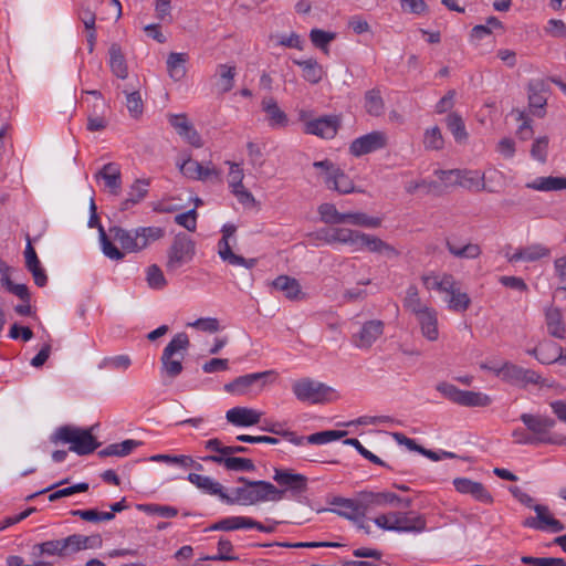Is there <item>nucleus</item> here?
Wrapping results in <instances>:
<instances>
[{
    "instance_id": "obj_1",
    "label": "nucleus",
    "mask_w": 566,
    "mask_h": 566,
    "mask_svg": "<svg viewBox=\"0 0 566 566\" xmlns=\"http://www.w3.org/2000/svg\"><path fill=\"white\" fill-rule=\"evenodd\" d=\"M242 486L232 489L231 495L228 494L227 504L253 505L265 501H280L284 497L285 491L279 490L268 481H250L244 476L238 479Z\"/></svg>"
},
{
    "instance_id": "obj_2",
    "label": "nucleus",
    "mask_w": 566,
    "mask_h": 566,
    "mask_svg": "<svg viewBox=\"0 0 566 566\" xmlns=\"http://www.w3.org/2000/svg\"><path fill=\"white\" fill-rule=\"evenodd\" d=\"M109 233L125 253H138L147 249L154 242L161 240L166 235L163 227H137L135 229H124L118 226L109 228Z\"/></svg>"
},
{
    "instance_id": "obj_3",
    "label": "nucleus",
    "mask_w": 566,
    "mask_h": 566,
    "mask_svg": "<svg viewBox=\"0 0 566 566\" xmlns=\"http://www.w3.org/2000/svg\"><path fill=\"white\" fill-rule=\"evenodd\" d=\"M94 543H102L99 535L85 536L81 534H73L65 538L46 541L33 545L32 556L35 558L41 556L66 557L82 549L92 547Z\"/></svg>"
},
{
    "instance_id": "obj_4",
    "label": "nucleus",
    "mask_w": 566,
    "mask_h": 566,
    "mask_svg": "<svg viewBox=\"0 0 566 566\" xmlns=\"http://www.w3.org/2000/svg\"><path fill=\"white\" fill-rule=\"evenodd\" d=\"M338 242L349 244L356 250L366 248L368 251L385 255L388 259H396L400 252L391 244L385 242L380 238L347 228H336Z\"/></svg>"
},
{
    "instance_id": "obj_5",
    "label": "nucleus",
    "mask_w": 566,
    "mask_h": 566,
    "mask_svg": "<svg viewBox=\"0 0 566 566\" xmlns=\"http://www.w3.org/2000/svg\"><path fill=\"white\" fill-rule=\"evenodd\" d=\"M53 443H70V451L78 455L93 453L99 446L90 429L62 426L51 436Z\"/></svg>"
},
{
    "instance_id": "obj_6",
    "label": "nucleus",
    "mask_w": 566,
    "mask_h": 566,
    "mask_svg": "<svg viewBox=\"0 0 566 566\" xmlns=\"http://www.w3.org/2000/svg\"><path fill=\"white\" fill-rule=\"evenodd\" d=\"M520 419L536 444L566 446V436L551 433V429L556 424L555 419L538 413H522Z\"/></svg>"
},
{
    "instance_id": "obj_7",
    "label": "nucleus",
    "mask_w": 566,
    "mask_h": 566,
    "mask_svg": "<svg viewBox=\"0 0 566 566\" xmlns=\"http://www.w3.org/2000/svg\"><path fill=\"white\" fill-rule=\"evenodd\" d=\"M189 346V337L184 332L176 334L167 344L160 358L161 370L167 377L174 379L182 373V359Z\"/></svg>"
},
{
    "instance_id": "obj_8",
    "label": "nucleus",
    "mask_w": 566,
    "mask_h": 566,
    "mask_svg": "<svg viewBox=\"0 0 566 566\" xmlns=\"http://www.w3.org/2000/svg\"><path fill=\"white\" fill-rule=\"evenodd\" d=\"M166 271L176 273L181 266L191 262L196 255V242L186 232H178L167 249Z\"/></svg>"
},
{
    "instance_id": "obj_9",
    "label": "nucleus",
    "mask_w": 566,
    "mask_h": 566,
    "mask_svg": "<svg viewBox=\"0 0 566 566\" xmlns=\"http://www.w3.org/2000/svg\"><path fill=\"white\" fill-rule=\"evenodd\" d=\"M437 390L450 401L464 407H488L492 402L491 397L483 392L461 390L449 382L438 384Z\"/></svg>"
},
{
    "instance_id": "obj_10",
    "label": "nucleus",
    "mask_w": 566,
    "mask_h": 566,
    "mask_svg": "<svg viewBox=\"0 0 566 566\" xmlns=\"http://www.w3.org/2000/svg\"><path fill=\"white\" fill-rule=\"evenodd\" d=\"M293 394L301 401L311 403H322L328 400V395L333 391L326 385L303 378L295 381L292 386Z\"/></svg>"
},
{
    "instance_id": "obj_11",
    "label": "nucleus",
    "mask_w": 566,
    "mask_h": 566,
    "mask_svg": "<svg viewBox=\"0 0 566 566\" xmlns=\"http://www.w3.org/2000/svg\"><path fill=\"white\" fill-rule=\"evenodd\" d=\"M496 376H500L504 381L525 387L528 384H541L542 377L535 370L523 368L510 361H505L496 370Z\"/></svg>"
},
{
    "instance_id": "obj_12",
    "label": "nucleus",
    "mask_w": 566,
    "mask_h": 566,
    "mask_svg": "<svg viewBox=\"0 0 566 566\" xmlns=\"http://www.w3.org/2000/svg\"><path fill=\"white\" fill-rule=\"evenodd\" d=\"M276 377L274 370L253 373L237 377L229 384L224 385V390L231 394L244 395L253 386L263 388L269 381H273Z\"/></svg>"
},
{
    "instance_id": "obj_13",
    "label": "nucleus",
    "mask_w": 566,
    "mask_h": 566,
    "mask_svg": "<svg viewBox=\"0 0 566 566\" xmlns=\"http://www.w3.org/2000/svg\"><path fill=\"white\" fill-rule=\"evenodd\" d=\"M237 231V227L234 224H224L222 228V238L218 243V253L220 258L228 262L231 265L244 266L247 269H252L255 266L258 260L256 259H245L241 255L235 254L229 243V238L232 237Z\"/></svg>"
},
{
    "instance_id": "obj_14",
    "label": "nucleus",
    "mask_w": 566,
    "mask_h": 566,
    "mask_svg": "<svg viewBox=\"0 0 566 566\" xmlns=\"http://www.w3.org/2000/svg\"><path fill=\"white\" fill-rule=\"evenodd\" d=\"M536 516H528L523 521L524 527H530L536 531H551L558 533L565 530V525L555 518L546 505L536 504L533 506Z\"/></svg>"
},
{
    "instance_id": "obj_15",
    "label": "nucleus",
    "mask_w": 566,
    "mask_h": 566,
    "mask_svg": "<svg viewBox=\"0 0 566 566\" xmlns=\"http://www.w3.org/2000/svg\"><path fill=\"white\" fill-rule=\"evenodd\" d=\"M387 144L388 137L386 133L374 130L354 139L349 145V153L355 157H360L382 149Z\"/></svg>"
},
{
    "instance_id": "obj_16",
    "label": "nucleus",
    "mask_w": 566,
    "mask_h": 566,
    "mask_svg": "<svg viewBox=\"0 0 566 566\" xmlns=\"http://www.w3.org/2000/svg\"><path fill=\"white\" fill-rule=\"evenodd\" d=\"M331 504L336 507L328 509L327 511L353 522H358L359 517H364L366 515L365 504L360 497L358 500L335 497Z\"/></svg>"
},
{
    "instance_id": "obj_17",
    "label": "nucleus",
    "mask_w": 566,
    "mask_h": 566,
    "mask_svg": "<svg viewBox=\"0 0 566 566\" xmlns=\"http://www.w3.org/2000/svg\"><path fill=\"white\" fill-rule=\"evenodd\" d=\"M384 323L379 319L367 321L358 333L353 335V344L360 349H368L382 335Z\"/></svg>"
},
{
    "instance_id": "obj_18",
    "label": "nucleus",
    "mask_w": 566,
    "mask_h": 566,
    "mask_svg": "<svg viewBox=\"0 0 566 566\" xmlns=\"http://www.w3.org/2000/svg\"><path fill=\"white\" fill-rule=\"evenodd\" d=\"M563 352V347L555 342L544 340L527 353L534 356L541 364L549 365L560 363L565 365L566 355H564Z\"/></svg>"
},
{
    "instance_id": "obj_19",
    "label": "nucleus",
    "mask_w": 566,
    "mask_h": 566,
    "mask_svg": "<svg viewBox=\"0 0 566 566\" xmlns=\"http://www.w3.org/2000/svg\"><path fill=\"white\" fill-rule=\"evenodd\" d=\"M453 485L459 493L470 494L482 503L492 504L494 501L492 494L481 482H475L467 478H457L453 480Z\"/></svg>"
},
{
    "instance_id": "obj_20",
    "label": "nucleus",
    "mask_w": 566,
    "mask_h": 566,
    "mask_svg": "<svg viewBox=\"0 0 566 566\" xmlns=\"http://www.w3.org/2000/svg\"><path fill=\"white\" fill-rule=\"evenodd\" d=\"M262 413L248 407H234L227 411L226 419L237 427H251L258 424Z\"/></svg>"
},
{
    "instance_id": "obj_21",
    "label": "nucleus",
    "mask_w": 566,
    "mask_h": 566,
    "mask_svg": "<svg viewBox=\"0 0 566 566\" xmlns=\"http://www.w3.org/2000/svg\"><path fill=\"white\" fill-rule=\"evenodd\" d=\"M273 480L281 486L302 493L307 489V478L290 470L275 469Z\"/></svg>"
},
{
    "instance_id": "obj_22",
    "label": "nucleus",
    "mask_w": 566,
    "mask_h": 566,
    "mask_svg": "<svg viewBox=\"0 0 566 566\" xmlns=\"http://www.w3.org/2000/svg\"><path fill=\"white\" fill-rule=\"evenodd\" d=\"M202 460L223 465L229 471L252 472L255 470L253 461L248 458L207 455Z\"/></svg>"
},
{
    "instance_id": "obj_23",
    "label": "nucleus",
    "mask_w": 566,
    "mask_h": 566,
    "mask_svg": "<svg viewBox=\"0 0 566 566\" xmlns=\"http://www.w3.org/2000/svg\"><path fill=\"white\" fill-rule=\"evenodd\" d=\"M395 524L399 533H420L426 530V520L422 515L413 512H396Z\"/></svg>"
},
{
    "instance_id": "obj_24",
    "label": "nucleus",
    "mask_w": 566,
    "mask_h": 566,
    "mask_svg": "<svg viewBox=\"0 0 566 566\" xmlns=\"http://www.w3.org/2000/svg\"><path fill=\"white\" fill-rule=\"evenodd\" d=\"M90 228H97L99 234V241L103 253L111 260H123L124 252H122L107 237L103 226L99 222L97 213H92L88 220Z\"/></svg>"
},
{
    "instance_id": "obj_25",
    "label": "nucleus",
    "mask_w": 566,
    "mask_h": 566,
    "mask_svg": "<svg viewBox=\"0 0 566 566\" xmlns=\"http://www.w3.org/2000/svg\"><path fill=\"white\" fill-rule=\"evenodd\" d=\"M545 325L549 336L557 339L566 337V325L558 307L551 306L545 310Z\"/></svg>"
},
{
    "instance_id": "obj_26",
    "label": "nucleus",
    "mask_w": 566,
    "mask_h": 566,
    "mask_svg": "<svg viewBox=\"0 0 566 566\" xmlns=\"http://www.w3.org/2000/svg\"><path fill=\"white\" fill-rule=\"evenodd\" d=\"M305 133L323 138H332L337 133V120L334 117H321L305 125Z\"/></svg>"
},
{
    "instance_id": "obj_27",
    "label": "nucleus",
    "mask_w": 566,
    "mask_h": 566,
    "mask_svg": "<svg viewBox=\"0 0 566 566\" xmlns=\"http://www.w3.org/2000/svg\"><path fill=\"white\" fill-rule=\"evenodd\" d=\"M187 480L198 489L210 495H217L227 503L228 493L224 492L223 486L219 482L213 481L209 476L200 475L197 473H189Z\"/></svg>"
},
{
    "instance_id": "obj_28",
    "label": "nucleus",
    "mask_w": 566,
    "mask_h": 566,
    "mask_svg": "<svg viewBox=\"0 0 566 566\" xmlns=\"http://www.w3.org/2000/svg\"><path fill=\"white\" fill-rule=\"evenodd\" d=\"M551 249L541 244L535 243L527 245L525 248L518 249L513 253L510 258V262H518V261H526V262H534L539 259L549 256Z\"/></svg>"
},
{
    "instance_id": "obj_29",
    "label": "nucleus",
    "mask_w": 566,
    "mask_h": 566,
    "mask_svg": "<svg viewBox=\"0 0 566 566\" xmlns=\"http://www.w3.org/2000/svg\"><path fill=\"white\" fill-rule=\"evenodd\" d=\"M274 289L282 291L286 298L291 301H300L305 297L301 290L298 281L287 275H280L273 282Z\"/></svg>"
},
{
    "instance_id": "obj_30",
    "label": "nucleus",
    "mask_w": 566,
    "mask_h": 566,
    "mask_svg": "<svg viewBox=\"0 0 566 566\" xmlns=\"http://www.w3.org/2000/svg\"><path fill=\"white\" fill-rule=\"evenodd\" d=\"M262 109L265 112L269 125L272 128H281L287 125V115L279 107L273 97L263 98Z\"/></svg>"
},
{
    "instance_id": "obj_31",
    "label": "nucleus",
    "mask_w": 566,
    "mask_h": 566,
    "mask_svg": "<svg viewBox=\"0 0 566 566\" xmlns=\"http://www.w3.org/2000/svg\"><path fill=\"white\" fill-rule=\"evenodd\" d=\"M416 317L423 337L430 342L437 340L439 337L437 311L431 307Z\"/></svg>"
},
{
    "instance_id": "obj_32",
    "label": "nucleus",
    "mask_w": 566,
    "mask_h": 566,
    "mask_svg": "<svg viewBox=\"0 0 566 566\" xmlns=\"http://www.w3.org/2000/svg\"><path fill=\"white\" fill-rule=\"evenodd\" d=\"M97 179H103L105 186L113 195H118L122 186L120 170L115 163H108L102 167L95 175Z\"/></svg>"
},
{
    "instance_id": "obj_33",
    "label": "nucleus",
    "mask_w": 566,
    "mask_h": 566,
    "mask_svg": "<svg viewBox=\"0 0 566 566\" xmlns=\"http://www.w3.org/2000/svg\"><path fill=\"white\" fill-rule=\"evenodd\" d=\"M148 179H136L129 188L127 198L124 201H122L120 210H128L130 207L143 201L148 195Z\"/></svg>"
},
{
    "instance_id": "obj_34",
    "label": "nucleus",
    "mask_w": 566,
    "mask_h": 566,
    "mask_svg": "<svg viewBox=\"0 0 566 566\" xmlns=\"http://www.w3.org/2000/svg\"><path fill=\"white\" fill-rule=\"evenodd\" d=\"M108 54L112 73L118 78H126L128 76V67L120 45L118 43H112L108 49Z\"/></svg>"
},
{
    "instance_id": "obj_35",
    "label": "nucleus",
    "mask_w": 566,
    "mask_h": 566,
    "mask_svg": "<svg viewBox=\"0 0 566 566\" xmlns=\"http://www.w3.org/2000/svg\"><path fill=\"white\" fill-rule=\"evenodd\" d=\"M446 247L453 256L460 259H476L482 252L479 244L467 243L461 245L454 237L446 239Z\"/></svg>"
},
{
    "instance_id": "obj_36",
    "label": "nucleus",
    "mask_w": 566,
    "mask_h": 566,
    "mask_svg": "<svg viewBox=\"0 0 566 566\" xmlns=\"http://www.w3.org/2000/svg\"><path fill=\"white\" fill-rule=\"evenodd\" d=\"M188 60L189 55L187 53H169L166 62L167 72L174 81L178 82L186 76V63L188 62Z\"/></svg>"
},
{
    "instance_id": "obj_37",
    "label": "nucleus",
    "mask_w": 566,
    "mask_h": 566,
    "mask_svg": "<svg viewBox=\"0 0 566 566\" xmlns=\"http://www.w3.org/2000/svg\"><path fill=\"white\" fill-rule=\"evenodd\" d=\"M293 63L302 69V76L311 84H317L322 81L324 70L315 59L293 60Z\"/></svg>"
},
{
    "instance_id": "obj_38",
    "label": "nucleus",
    "mask_w": 566,
    "mask_h": 566,
    "mask_svg": "<svg viewBox=\"0 0 566 566\" xmlns=\"http://www.w3.org/2000/svg\"><path fill=\"white\" fill-rule=\"evenodd\" d=\"M526 188L537 191H559L566 189V177H538L526 184Z\"/></svg>"
},
{
    "instance_id": "obj_39",
    "label": "nucleus",
    "mask_w": 566,
    "mask_h": 566,
    "mask_svg": "<svg viewBox=\"0 0 566 566\" xmlns=\"http://www.w3.org/2000/svg\"><path fill=\"white\" fill-rule=\"evenodd\" d=\"M327 188L339 193H349L355 191L353 180L340 169L336 168L331 176L325 177Z\"/></svg>"
},
{
    "instance_id": "obj_40",
    "label": "nucleus",
    "mask_w": 566,
    "mask_h": 566,
    "mask_svg": "<svg viewBox=\"0 0 566 566\" xmlns=\"http://www.w3.org/2000/svg\"><path fill=\"white\" fill-rule=\"evenodd\" d=\"M403 307L411 312L415 316L422 314L423 312L431 308L430 306L422 303L419 291L416 285H409L406 291V296L403 298Z\"/></svg>"
},
{
    "instance_id": "obj_41",
    "label": "nucleus",
    "mask_w": 566,
    "mask_h": 566,
    "mask_svg": "<svg viewBox=\"0 0 566 566\" xmlns=\"http://www.w3.org/2000/svg\"><path fill=\"white\" fill-rule=\"evenodd\" d=\"M250 517L248 516H229L222 518L211 526H209L206 531H224L231 532L242 528H249Z\"/></svg>"
},
{
    "instance_id": "obj_42",
    "label": "nucleus",
    "mask_w": 566,
    "mask_h": 566,
    "mask_svg": "<svg viewBox=\"0 0 566 566\" xmlns=\"http://www.w3.org/2000/svg\"><path fill=\"white\" fill-rule=\"evenodd\" d=\"M360 499L364 501L365 509L367 510L368 506H381L386 504H394L396 499H398V495L391 492H360L359 493Z\"/></svg>"
},
{
    "instance_id": "obj_43",
    "label": "nucleus",
    "mask_w": 566,
    "mask_h": 566,
    "mask_svg": "<svg viewBox=\"0 0 566 566\" xmlns=\"http://www.w3.org/2000/svg\"><path fill=\"white\" fill-rule=\"evenodd\" d=\"M365 109L371 116H380L385 111V103L378 88L365 93Z\"/></svg>"
},
{
    "instance_id": "obj_44",
    "label": "nucleus",
    "mask_w": 566,
    "mask_h": 566,
    "mask_svg": "<svg viewBox=\"0 0 566 566\" xmlns=\"http://www.w3.org/2000/svg\"><path fill=\"white\" fill-rule=\"evenodd\" d=\"M344 223L374 229L380 227L381 219L377 217H370L364 212H347L344 213Z\"/></svg>"
},
{
    "instance_id": "obj_45",
    "label": "nucleus",
    "mask_w": 566,
    "mask_h": 566,
    "mask_svg": "<svg viewBox=\"0 0 566 566\" xmlns=\"http://www.w3.org/2000/svg\"><path fill=\"white\" fill-rule=\"evenodd\" d=\"M446 122L448 129L451 132L458 143H463L468 139L464 122L459 114H449L446 118Z\"/></svg>"
},
{
    "instance_id": "obj_46",
    "label": "nucleus",
    "mask_w": 566,
    "mask_h": 566,
    "mask_svg": "<svg viewBox=\"0 0 566 566\" xmlns=\"http://www.w3.org/2000/svg\"><path fill=\"white\" fill-rule=\"evenodd\" d=\"M423 146L427 150H440L444 146V139L438 126L428 128L423 135Z\"/></svg>"
},
{
    "instance_id": "obj_47",
    "label": "nucleus",
    "mask_w": 566,
    "mask_h": 566,
    "mask_svg": "<svg viewBox=\"0 0 566 566\" xmlns=\"http://www.w3.org/2000/svg\"><path fill=\"white\" fill-rule=\"evenodd\" d=\"M321 220L327 224L344 223V213L339 212L333 203H323L318 207Z\"/></svg>"
},
{
    "instance_id": "obj_48",
    "label": "nucleus",
    "mask_w": 566,
    "mask_h": 566,
    "mask_svg": "<svg viewBox=\"0 0 566 566\" xmlns=\"http://www.w3.org/2000/svg\"><path fill=\"white\" fill-rule=\"evenodd\" d=\"M448 300V307L453 312H465L471 305V298L464 292H461L458 287L454 292H451Z\"/></svg>"
},
{
    "instance_id": "obj_49",
    "label": "nucleus",
    "mask_w": 566,
    "mask_h": 566,
    "mask_svg": "<svg viewBox=\"0 0 566 566\" xmlns=\"http://www.w3.org/2000/svg\"><path fill=\"white\" fill-rule=\"evenodd\" d=\"M217 73L220 77L221 92L228 93L234 86L235 67L227 64H219Z\"/></svg>"
},
{
    "instance_id": "obj_50",
    "label": "nucleus",
    "mask_w": 566,
    "mask_h": 566,
    "mask_svg": "<svg viewBox=\"0 0 566 566\" xmlns=\"http://www.w3.org/2000/svg\"><path fill=\"white\" fill-rule=\"evenodd\" d=\"M137 509L149 515H158L166 518L175 517L178 514V510L169 505L138 504Z\"/></svg>"
},
{
    "instance_id": "obj_51",
    "label": "nucleus",
    "mask_w": 566,
    "mask_h": 566,
    "mask_svg": "<svg viewBox=\"0 0 566 566\" xmlns=\"http://www.w3.org/2000/svg\"><path fill=\"white\" fill-rule=\"evenodd\" d=\"M347 434V431L326 430L319 431L306 437V441L312 444H325L338 440Z\"/></svg>"
},
{
    "instance_id": "obj_52",
    "label": "nucleus",
    "mask_w": 566,
    "mask_h": 566,
    "mask_svg": "<svg viewBox=\"0 0 566 566\" xmlns=\"http://www.w3.org/2000/svg\"><path fill=\"white\" fill-rule=\"evenodd\" d=\"M345 444L354 447L360 455H363L365 459L369 460L371 463L381 465L385 468H388L390 470H394L395 468L392 465H389L385 461H382L379 457L367 450L357 439L349 438L344 440Z\"/></svg>"
},
{
    "instance_id": "obj_53",
    "label": "nucleus",
    "mask_w": 566,
    "mask_h": 566,
    "mask_svg": "<svg viewBox=\"0 0 566 566\" xmlns=\"http://www.w3.org/2000/svg\"><path fill=\"white\" fill-rule=\"evenodd\" d=\"M336 38L333 32H327L321 29H313L310 32V39L314 46L326 51L328 44Z\"/></svg>"
},
{
    "instance_id": "obj_54",
    "label": "nucleus",
    "mask_w": 566,
    "mask_h": 566,
    "mask_svg": "<svg viewBox=\"0 0 566 566\" xmlns=\"http://www.w3.org/2000/svg\"><path fill=\"white\" fill-rule=\"evenodd\" d=\"M126 94V107L133 117H138L143 113V101L139 92L133 91L128 92L124 90Z\"/></svg>"
},
{
    "instance_id": "obj_55",
    "label": "nucleus",
    "mask_w": 566,
    "mask_h": 566,
    "mask_svg": "<svg viewBox=\"0 0 566 566\" xmlns=\"http://www.w3.org/2000/svg\"><path fill=\"white\" fill-rule=\"evenodd\" d=\"M147 282L151 289L160 290L167 285L161 269L157 264H151L147 269Z\"/></svg>"
},
{
    "instance_id": "obj_56",
    "label": "nucleus",
    "mask_w": 566,
    "mask_h": 566,
    "mask_svg": "<svg viewBox=\"0 0 566 566\" xmlns=\"http://www.w3.org/2000/svg\"><path fill=\"white\" fill-rule=\"evenodd\" d=\"M521 562L528 566H566L563 558L523 556Z\"/></svg>"
},
{
    "instance_id": "obj_57",
    "label": "nucleus",
    "mask_w": 566,
    "mask_h": 566,
    "mask_svg": "<svg viewBox=\"0 0 566 566\" xmlns=\"http://www.w3.org/2000/svg\"><path fill=\"white\" fill-rule=\"evenodd\" d=\"M547 149H548V137L542 136L534 140L531 148V156L539 161L545 163L547 159Z\"/></svg>"
},
{
    "instance_id": "obj_58",
    "label": "nucleus",
    "mask_w": 566,
    "mask_h": 566,
    "mask_svg": "<svg viewBox=\"0 0 566 566\" xmlns=\"http://www.w3.org/2000/svg\"><path fill=\"white\" fill-rule=\"evenodd\" d=\"M132 365V360L127 355H118L114 357H106L102 360L101 368L123 369L126 370Z\"/></svg>"
},
{
    "instance_id": "obj_59",
    "label": "nucleus",
    "mask_w": 566,
    "mask_h": 566,
    "mask_svg": "<svg viewBox=\"0 0 566 566\" xmlns=\"http://www.w3.org/2000/svg\"><path fill=\"white\" fill-rule=\"evenodd\" d=\"M516 120L521 122L516 135L521 140H528L533 137L532 119L524 113L517 112Z\"/></svg>"
},
{
    "instance_id": "obj_60",
    "label": "nucleus",
    "mask_w": 566,
    "mask_h": 566,
    "mask_svg": "<svg viewBox=\"0 0 566 566\" xmlns=\"http://www.w3.org/2000/svg\"><path fill=\"white\" fill-rule=\"evenodd\" d=\"M197 216H198L197 210L190 209L187 212L177 214L175 217V222L178 226L184 227L188 231L195 232L197 229Z\"/></svg>"
},
{
    "instance_id": "obj_61",
    "label": "nucleus",
    "mask_w": 566,
    "mask_h": 566,
    "mask_svg": "<svg viewBox=\"0 0 566 566\" xmlns=\"http://www.w3.org/2000/svg\"><path fill=\"white\" fill-rule=\"evenodd\" d=\"M472 175H467L465 177H457L454 180L455 185H460L463 187L471 188L473 186L478 187V190H483L485 187L484 176H480L478 171H471Z\"/></svg>"
},
{
    "instance_id": "obj_62",
    "label": "nucleus",
    "mask_w": 566,
    "mask_h": 566,
    "mask_svg": "<svg viewBox=\"0 0 566 566\" xmlns=\"http://www.w3.org/2000/svg\"><path fill=\"white\" fill-rule=\"evenodd\" d=\"M150 460L157 462L179 464L184 468H189V465L193 463V459L190 455L156 454L153 455Z\"/></svg>"
},
{
    "instance_id": "obj_63",
    "label": "nucleus",
    "mask_w": 566,
    "mask_h": 566,
    "mask_svg": "<svg viewBox=\"0 0 566 566\" xmlns=\"http://www.w3.org/2000/svg\"><path fill=\"white\" fill-rule=\"evenodd\" d=\"M228 164L230 165L229 187L231 188V190L242 188L244 178L243 170L237 163L228 161Z\"/></svg>"
},
{
    "instance_id": "obj_64",
    "label": "nucleus",
    "mask_w": 566,
    "mask_h": 566,
    "mask_svg": "<svg viewBox=\"0 0 566 566\" xmlns=\"http://www.w3.org/2000/svg\"><path fill=\"white\" fill-rule=\"evenodd\" d=\"M169 124L179 136L184 135L192 126L185 114L169 115Z\"/></svg>"
}]
</instances>
